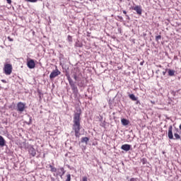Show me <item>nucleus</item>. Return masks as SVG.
<instances>
[{"instance_id":"nucleus-41","label":"nucleus","mask_w":181,"mask_h":181,"mask_svg":"<svg viewBox=\"0 0 181 181\" xmlns=\"http://www.w3.org/2000/svg\"><path fill=\"white\" fill-rule=\"evenodd\" d=\"M81 1H83V0H80Z\"/></svg>"},{"instance_id":"nucleus-40","label":"nucleus","mask_w":181,"mask_h":181,"mask_svg":"<svg viewBox=\"0 0 181 181\" xmlns=\"http://www.w3.org/2000/svg\"><path fill=\"white\" fill-rule=\"evenodd\" d=\"M158 67H162V66H161V65H159Z\"/></svg>"},{"instance_id":"nucleus-36","label":"nucleus","mask_w":181,"mask_h":181,"mask_svg":"<svg viewBox=\"0 0 181 181\" xmlns=\"http://www.w3.org/2000/svg\"><path fill=\"white\" fill-rule=\"evenodd\" d=\"M144 62L143 61V62H141V63H140V65L141 66H144Z\"/></svg>"},{"instance_id":"nucleus-19","label":"nucleus","mask_w":181,"mask_h":181,"mask_svg":"<svg viewBox=\"0 0 181 181\" xmlns=\"http://www.w3.org/2000/svg\"><path fill=\"white\" fill-rule=\"evenodd\" d=\"M28 117H29V122H26L27 125H30V124H32V117L30 115H28Z\"/></svg>"},{"instance_id":"nucleus-33","label":"nucleus","mask_w":181,"mask_h":181,"mask_svg":"<svg viewBox=\"0 0 181 181\" xmlns=\"http://www.w3.org/2000/svg\"><path fill=\"white\" fill-rule=\"evenodd\" d=\"M130 181H136V178H134V177H133V178H131V179H130Z\"/></svg>"},{"instance_id":"nucleus-38","label":"nucleus","mask_w":181,"mask_h":181,"mask_svg":"<svg viewBox=\"0 0 181 181\" xmlns=\"http://www.w3.org/2000/svg\"><path fill=\"white\" fill-rule=\"evenodd\" d=\"M158 73H159V69H158L156 71V74H158Z\"/></svg>"},{"instance_id":"nucleus-27","label":"nucleus","mask_w":181,"mask_h":181,"mask_svg":"<svg viewBox=\"0 0 181 181\" xmlns=\"http://www.w3.org/2000/svg\"><path fill=\"white\" fill-rule=\"evenodd\" d=\"M117 18H118V19H119V21H124V18H122V16H117Z\"/></svg>"},{"instance_id":"nucleus-39","label":"nucleus","mask_w":181,"mask_h":181,"mask_svg":"<svg viewBox=\"0 0 181 181\" xmlns=\"http://www.w3.org/2000/svg\"><path fill=\"white\" fill-rule=\"evenodd\" d=\"M179 128H180V129L181 131V124H180Z\"/></svg>"},{"instance_id":"nucleus-24","label":"nucleus","mask_w":181,"mask_h":181,"mask_svg":"<svg viewBox=\"0 0 181 181\" xmlns=\"http://www.w3.org/2000/svg\"><path fill=\"white\" fill-rule=\"evenodd\" d=\"M25 2H32V3H35V2H37V0H25Z\"/></svg>"},{"instance_id":"nucleus-28","label":"nucleus","mask_w":181,"mask_h":181,"mask_svg":"<svg viewBox=\"0 0 181 181\" xmlns=\"http://www.w3.org/2000/svg\"><path fill=\"white\" fill-rule=\"evenodd\" d=\"M168 73V71H166V69L163 71V75L166 76V74Z\"/></svg>"},{"instance_id":"nucleus-22","label":"nucleus","mask_w":181,"mask_h":181,"mask_svg":"<svg viewBox=\"0 0 181 181\" xmlns=\"http://www.w3.org/2000/svg\"><path fill=\"white\" fill-rule=\"evenodd\" d=\"M141 162H142L143 165H145V163H146L148 162V160H146V158H143L141 159Z\"/></svg>"},{"instance_id":"nucleus-8","label":"nucleus","mask_w":181,"mask_h":181,"mask_svg":"<svg viewBox=\"0 0 181 181\" xmlns=\"http://www.w3.org/2000/svg\"><path fill=\"white\" fill-rule=\"evenodd\" d=\"M132 9L133 11H135L137 15H142V8L141 7V6H133L132 7Z\"/></svg>"},{"instance_id":"nucleus-37","label":"nucleus","mask_w":181,"mask_h":181,"mask_svg":"<svg viewBox=\"0 0 181 181\" xmlns=\"http://www.w3.org/2000/svg\"><path fill=\"white\" fill-rule=\"evenodd\" d=\"M1 81H2V83H6V80H5V79L1 80Z\"/></svg>"},{"instance_id":"nucleus-30","label":"nucleus","mask_w":181,"mask_h":181,"mask_svg":"<svg viewBox=\"0 0 181 181\" xmlns=\"http://www.w3.org/2000/svg\"><path fill=\"white\" fill-rule=\"evenodd\" d=\"M6 2L8 5H11V4H12V0H6Z\"/></svg>"},{"instance_id":"nucleus-14","label":"nucleus","mask_w":181,"mask_h":181,"mask_svg":"<svg viewBox=\"0 0 181 181\" xmlns=\"http://www.w3.org/2000/svg\"><path fill=\"white\" fill-rule=\"evenodd\" d=\"M129 98L132 101H136L138 100V97H136L135 95H134V93L129 94Z\"/></svg>"},{"instance_id":"nucleus-2","label":"nucleus","mask_w":181,"mask_h":181,"mask_svg":"<svg viewBox=\"0 0 181 181\" xmlns=\"http://www.w3.org/2000/svg\"><path fill=\"white\" fill-rule=\"evenodd\" d=\"M81 121V108L77 107L74 113L73 119V126L72 129L75 132V136L76 138H80V130L81 129V124H80Z\"/></svg>"},{"instance_id":"nucleus-17","label":"nucleus","mask_w":181,"mask_h":181,"mask_svg":"<svg viewBox=\"0 0 181 181\" xmlns=\"http://www.w3.org/2000/svg\"><path fill=\"white\" fill-rule=\"evenodd\" d=\"M49 168H50V170H51V172H52V173H55V172H57V168H56L55 167H54L53 165H49Z\"/></svg>"},{"instance_id":"nucleus-6","label":"nucleus","mask_w":181,"mask_h":181,"mask_svg":"<svg viewBox=\"0 0 181 181\" xmlns=\"http://www.w3.org/2000/svg\"><path fill=\"white\" fill-rule=\"evenodd\" d=\"M60 74H62V72L60 71H59L57 69H56L55 70H53L50 75H49V78L50 80H53L54 78H56V77H57V76H60Z\"/></svg>"},{"instance_id":"nucleus-9","label":"nucleus","mask_w":181,"mask_h":181,"mask_svg":"<svg viewBox=\"0 0 181 181\" xmlns=\"http://www.w3.org/2000/svg\"><path fill=\"white\" fill-rule=\"evenodd\" d=\"M27 66L28 67V69H35V67L36 66V64H35V60L30 59L28 61Z\"/></svg>"},{"instance_id":"nucleus-10","label":"nucleus","mask_w":181,"mask_h":181,"mask_svg":"<svg viewBox=\"0 0 181 181\" xmlns=\"http://www.w3.org/2000/svg\"><path fill=\"white\" fill-rule=\"evenodd\" d=\"M166 71H168V74L170 77H175L176 71L174 69H170L166 68Z\"/></svg>"},{"instance_id":"nucleus-13","label":"nucleus","mask_w":181,"mask_h":181,"mask_svg":"<svg viewBox=\"0 0 181 181\" xmlns=\"http://www.w3.org/2000/svg\"><path fill=\"white\" fill-rule=\"evenodd\" d=\"M60 170L62 173H58L57 174V176H60L61 179H63V176H64V173H66V170H64V168H61Z\"/></svg>"},{"instance_id":"nucleus-18","label":"nucleus","mask_w":181,"mask_h":181,"mask_svg":"<svg viewBox=\"0 0 181 181\" xmlns=\"http://www.w3.org/2000/svg\"><path fill=\"white\" fill-rule=\"evenodd\" d=\"M66 40L69 43H73V37H71V35H68Z\"/></svg>"},{"instance_id":"nucleus-4","label":"nucleus","mask_w":181,"mask_h":181,"mask_svg":"<svg viewBox=\"0 0 181 181\" xmlns=\"http://www.w3.org/2000/svg\"><path fill=\"white\" fill-rule=\"evenodd\" d=\"M12 64H6L4 65V71L6 76H11L12 74Z\"/></svg>"},{"instance_id":"nucleus-21","label":"nucleus","mask_w":181,"mask_h":181,"mask_svg":"<svg viewBox=\"0 0 181 181\" xmlns=\"http://www.w3.org/2000/svg\"><path fill=\"white\" fill-rule=\"evenodd\" d=\"M66 181H71V175L70 174H68L66 175Z\"/></svg>"},{"instance_id":"nucleus-35","label":"nucleus","mask_w":181,"mask_h":181,"mask_svg":"<svg viewBox=\"0 0 181 181\" xmlns=\"http://www.w3.org/2000/svg\"><path fill=\"white\" fill-rule=\"evenodd\" d=\"M123 13H124V15H127V11L123 10Z\"/></svg>"},{"instance_id":"nucleus-5","label":"nucleus","mask_w":181,"mask_h":181,"mask_svg":"<svg viewBox=\"0 0 181 181\" xmlns=\"http://www.w3.org/2000/svg\"><path fill=\"white\" fill-rule=\"evenodd\" d=\"M25 108H26V103H23L22 102H18L17 103V108L16 110L18 112H23V111H25Z\"/></svg>"},{"instance_id":"nucleus-15","label":"nucleus","mask_w":181,"mask_h":181,"mask_svg":"<svg viewBox=\"0 0 181 181\" xmlns=\"http://www.w3.org/2000/svg\"><path fill=\"white\" fill-rule=\"evenodd\" d=\"M88 141H90V138H88V137H82L81 140V142L82 144H84V142H85V144H87L88 143Z\"/></svg>"},{"instance_id":"nucleus-12","label":"nucleus","mask_w":181,"mask_h":181,"mask_svg":"<svg viewBox=\"0 0 181 181\" xmlns=\"http://www.w3.org/2000/svg\"><path fill=\"white\" fill-rule=\"evenodd\" d=\"M6 145V141H5V139L2 136L0 135V146L1 148H4Z\"/></svg>"},{"instance_id":"nucleus-16","label":"nucleus","mask_w":181,"mask_h":181,"mask_svg":"<svg viewBox=\"0 0 181 181\" xmlns=\"http://www.w3.org/2000/svg\"><path fill=\"white\" fill-rule=\"evenodd\" d=\"M121 122L122 125H124V127H126V125H128L129 124V120L127 119H122Z\"/></svg>"},{"instance_id":"nucleus-3","label":"nucleus","mask_w":181,"mask_h":181,"mask_svg":"<svg viewBox=\"0 0 181 181\" xmlns=\"http://www.w3.org/2000/svg\"><path fill=\"white\" fill-rule=\"evenodd\" d=\"M168 137L169 139L179 141V139H180V136L179 135V129L175 128V131H173V127L172 125H170L168 132Z\"/></svg>"},{"instance_id":"nucleus-7","label":"nucleus","mask_w":181,"mask_h":181,"mask_svg":"<svg viewBox=\"0 0 181 181\" xmlns=\"http://www.w3.org/2000/svg\"><path fill=\"white\" fill-rule=\"evenodd\" d=\"M28 153L33 158L36 156V150L35 149V148H33V146H30L28 147Z\"/></svg>"},{"instance_id":"nucleus-25","label":"nucleus","mask_w":181,"mask_h":181,"mask_svg":"<svg viewBox=\"0 0 181 181\" xmlns=\"http://www.w3.org/2000/svg\"><path fill=\"white\" fill-rule=\"evenodd\" d=\"M136 105H141V102L138 99L136 100Z\"/></svg>"},{"instance_id":"nucleus-26","label":"nucleus","mask_w":181,"mask_h":181,"mask_svg":"<svg viewBox=\"0 0 181 181\" xmlns=\"http://www.w3.org/2000/svg\"><path fill=\"white\" fill-rule=\"evenodd\" d=\"M100 127H103V128L105 127V121H104L103 122H102V123L100 124Z\"/></svg>"},{"instance_id":"nucleus-31","label":"nucleus","mask_w":181,"mask_h":181,"mask_svg":"<svg viewBox=\"0 0 181 181\" xmlns=\"http://www.w3.org/2000/svg\"><path fill=\"white\" fill-rule=\"evenodd\" d=\"M126 18L127 19V21H131V18H129V16L126 14Z\"/></svg>"},{"instance_id":"nucleus-23","label":"nucleus","mask_w":181,"mask_h":181,"mask_svg":"<svg viewBox=\"0 0 181 181\" xmlns=\"http://www.w3.org/2000/svg\"><path fill=\"white\" fill-rule=\"evenodd\" d=\"M76 47H83V44L76 42Z\"/></svg>"},{"instance_id":"nucleus-1","label":"nucleus","mask_w":181,"mask_h":181,"mask_svg":"<svg viewBox=\"0 0 181 181\" xmlns=\"http://www.w3.org/2000/svg\"><path fill=\"white\" fill-rule=\"evenodd\" d=\"M65 76L69 83V86L72 90L74 97H78V88H77V86L78 87H83V86H84V83H83V81H81V78H83V74L81 73V70H80V68L78 67H76L73 69L72 77L75 80V81L72 80L69 72L66 71ZM76 83L77 85H76Z\"/></svg>"},{"instance_id":"nucleus-34","label":"nucleus","mask_w":181,"mask_h":181,"mask_svg":"<svg viewBox=\"0 0 181 181\" xmlns=\"http://www.w3.org/2000/svg\"><path fill=\"white\" fill-rule=\"evenodd\" d=\"M171 94H173V95H176V92L173 91V92L171 93Z\"/></svg>"},{"instance_id":"nucleus-29","label":"nucleus","mask_w":181,"mask_h":181,"mask_svg":"<svg viewBox=\"0 0 181 181\" xmlns=\"http://www.w3.org/2000/svg\"><path fill=\"white\" fill-rule=\"evenodd\" d=\"M82 181H88V180L87 177H83L82 178Z\"/></svg>"},{"instance_id":"nucleus-32","label":"nucleus","mask_w":181,"mask_h":181,"mask_svg":"<svg viewBox=\"0 0 181 181\" xmlns=\"http://www.w3.org/2000/svg\"><path fill=\"white\" fill-rule=\"evenodd\" d=\"M8 39L10 42H13V39L11 38V37H8Z\"/></svg>"},{"instance_id":"nucleus-20","label":"nucleus","mask_w":181,"mask_h":181,"mask_svg":"<svg viewBox=\"0 0 181 181\" xmlns=\"http://www.w3.org/2000/svg\"><path fill=\"white\" fill-rule=\"evenodd\" d=\"M162 39V36L160 35L156 36V41L159 42Z\"/></svg>"},{"instance_id":"nucleus-11","label":"nucleus","mask_w":181,"mask_h":181,"mask_svg":"<svg viewBox=\"0 0 181 181\" xmlns=\"http://www.w3.org/2000/svg\"><path fill=\"white\" fill-rule=\"evenodd\" d=\"M132 146L129 144H123L121 146V149L122 151H125V152H128V151H131Z\"/></svg>"}]
</instances>
